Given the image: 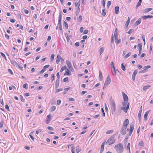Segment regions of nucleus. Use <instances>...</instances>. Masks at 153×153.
<instances>
[{
    "label": "nucleus",
    "instance_id": "obj_53",
    "mask_svg": "<svg viewBox=\"0 0 153 153\" xmlns=\"http://www.w3.org/2000/svg\"><path fill=\"white\" fill-rule=\"evenodd\" d=\"M129 23H130V22H129L128 21H127L126 22L125 26L126 28L128 27V25L129 24Z\"/></svg>",
    "mask_w": 153,
    "mask_h": 153
},
{
    "label": "nucleus",
    "instance_id": "obj_29",
    "mask_svg": "<svg viewBox=\"0 0 153 153\" xmlns=\"http://www.w3.org/2000/svg\"><path fill=\"white\" fill-rule=\"evenodd\" d=\"M77 21L79 22H81L82 21V16L81 15H80L77 18Z\"/></svg>",
    "mask_w": 153,
    "mask_h": 153
},
{
    "label": "nucleus",
    "instance_id": "obj_52",
    "mask_svg": "<svg viewBox=\"0 0 153 153\" xmlns=\"http://www.w3.org/2000/svg\"><path fill=\"white\" fill-rule=\"evenodd\" d=\"M101 111L102 113V116H103V117H104L105 116V113L104 112V110L103 108H101Z\"/></svg>",
    "mask_w": 153,
    "mask_h": 153
},
{
    "label": "nucleus",
    "instance_id": "obj_3",
    "mask_svg": "<svg viewBox=\"0 0 153 153\" xmlns=\"http://www.w3.org/2000/svg\"><path fill=\"white\" fill-rule=\"evenodd\" d=\"M118 30L117 28H116L115 29L114 36L115 38V42L116 44H118L120 43L121 42V40L120 39H118Z\"/></svg>",
    "mask_w": 153,
    "mask_h": 153
},
{
    "label": "nucleus",
    "instance_id": "obj_61",
    "mask_svg": "<svg viewBox=\"0 0 153 153\" xmlns=\"http://www.w3.org/2000/svg\"><path fill=\"white\" fill-rule=\"evenodd\" d=\"M47 128L48 130H53V128L51 126H48Z\"/></svg>",
    "mask_w": 153,
    "mask_h": 153
},
{
    "label": "nucleus",
    "instance_id": "obj_42",
    "mask_svg": "<svg viewBox=\"0 0 153 153\" xmlns=\"http://www.w3.org/2000/svg\"><path fill=\"white\" fill-rule=\"evenodd\" d=\"M142 110H141V111H139V113H138V117L139 118V120H140V119L141 117V113L142 112Z\"/></svg>",
    "mask_w": 153,
    "mask_h": 153
},
{
    "label": "nucleus",
    "instance_id": "obj_34",
    "mask_svg": "<svg viewBox=\"0 0 153 153\" xmlns=\"http://www.w3.org/2000/svg\"><path fill=\"white\" fill-rule=\"evenodd\" d=\"M152 10V8H149L146 9L145 10V12L146 13H147Z\"/></svg>",
    "mask_w": 153,
    "mask_h": 153
},
{
    "label": "nucleus",
    "instance_id": "obj_31",
    "mask_svg": "<svg viewBox=\"0 0 153 153\" xmlns=\"http://www.w3.org/2000/svg\"><path fill=\"white\" fill-rule=\"evenodd\" d=\"M81 151V150L79 148V146H77L76 148V152L77 153H79V152Z\"/></svg>",
    "mask_w": 153,
    "mask_h": 153
},
{
    "label": "nucleus",
    "instance_id": "obj_63",
    "mask_svg": "<svg viewBox=\"0 0 153 153\" xmlns=\"http://www.w3.org/2000/svg\"><path fill=\"white\" fill-rule=\"evenodd\" d=\"M83 27H81L80 28V33H82L83 32Z\"/></svg>",
    "mask_w": 153,
    "mask_h": 153
},
{
    "label": "nucleus",
    "instance_id": "obj_5",
    "mask_svg": "<svg viewBox=\"0 0 153 153\" xmlns=\"http://www.w3.org/2000/svg\"><path fill=\"white\" fill-rule=\"evenodd\" d=\"M111 81L110 76L108 75L107 78L105 80V82L104 84V87H105L107 86L111 83Z\"/></svg>",
    "mask_w": 153,
    "mask_h": 153
},
{
    "label": "nucleus",
    "instance_id": "obj_58",
    "mask_svg": "<svg viewBox=\"0 0 153 153\" xmlns=\"http://www.w3.org/2000/svg\"><path fill=\"white\" fill-rule=\"evenodd\" d=\"M5 108L8 111H10V109L9 108V107L8 105H5Z\"/></svg>",
    "mask_w": 153,
    "mask_h": 153
},
{
    "label": "nucleus",
    "instance_id": "obj_6",
    "mask_svg": "<svg viewBox=\"0 0 153 153\" xmlns=\"http://www.w3.org/2000/svg\"><path fill=\"white\" fill-rule=\"evenodd\" d=\"M60 61H61L62 62H63L64 61V59L62 58L59 54L58 55L57 57L56 62V64H58Z\"/></svg>",
    "mask_w": 153,
    "mask_h": 153
},
{
    "label": "nucleus",
    "instance_id": "obj_10",
    "mask_svg": "<svg viewBox=\"0 0 153 153\" xmlns=\"http://www.w3.org/2000/svg\"><path fill=\"white\" fill-rule=\"evenodd\" d=\"M51 114H50L48 115L47 117V118L45 120V122L46 124H48L51 120Z\"/></svg>",
    "mask_w": 153,
    "mask_h": 153
},
{
    "label": "nucleus",
    "instance_id": "obj_50",
    "mask_svg": "<svg viewBox=\"0 0 153 153\" xmlns=\"http://www.w3.org/2000/svg\"><path fill=\"white\" fill-rule=\"evenodd\" d=\"M131 54V52H129L128 53H127V54H126L125 56V57L126 58H128V57L129 56H130V55Z\"/></svg>",
    "mask_w": 153,
    "mask_h": 153
},
{
    "label": "nucleus",
    "instance_id": "obj_21",
    "mask_svg": "<svg viewBox=\"0 0 153 153\" xmlns=\"http://www.w3.org/2000/svg\"><path fill=\"white\" fill-rule=\"evenodd\" d=\"M115 13L117 14L119 13V7L118 6H116L115 7Z\"/></svg>",
    "mask_w": 153,
    "mask_h": 153
},
{
    "label": "nucleus",
    "instance_id": "obj_64",
    "mask_svg": "<svg viewBox=\"0 0 153 153\" xmlns=\"http://www.w3.org/2000/svg\"><path fill=\"white\" fill-rule=\"evenodd\" d=\"M5 38L7 39H9V36L7 35V34H5Z\"/></svg>",
    "mask_w": 153,
    "mask_h": 153
},
{
    "label": "nucleus",
    "instance_id": "obj_2",
    "mask_svg": "<svg viewBox=\"0 0 153 153\" xmlns=\"http://www.w3.org/2000/svg\"><path fill=\"white\" fill-rule=\"evenodd\" d=\"M129 103L128 102H123V107L121 108L126 113L127 112L128 110L129 109Z\"/></svg>",
    "mask_w": 153,
    "mask_h": 153
},
{
    "label": "nucleus",
    "instance_id": "obj_28",
    "mask_svg": "<svg viewBox=\"0 0 153 153\" xmlns=\"http://www.w3.org/2000/svg\"><path fill=\"white\" fill-rule=\"evenodd\" d=\"M113 131H114V130L113 129L109 130L108 131L106 132V134H112L113 133Z\"/></svg>",
    "mask_w": 153,
    "mask_h": 153
},
{
    "label": "nucleus",
    "instance_id": "obj_13",
    "mask_svg": "<svg viewBox=\"0 0 153 153\" xmlns=\"http://www.w3.org/2000/svg\"><path fill=\"white\" fill-rule=\"evenodd\" d=\"M105 143V141H104L103 143H102V144L101 149L100 151V153H102L103 152L104 149V145Z\"/></svg>",
    "mask_w": 153,
    "mask_h": 153
},
{
    "label": "nucleus",
    "instance_id": "obj_59",
    "mask_svg": "<svg viewBox=\"0 0 153 153\" xmlns=\"http://www.w3.org/2000/svg\"><path fill=\"white\" fill-rule=\"evenodd\" d=\"M4 124V123L3 121H1L0 123V128H1L2 127Z\"/></svg>",
    "mask_w": 153,
    "mask_h": 153
},
{
    "label": "nucleus",
    "instance_id": "obj_48",
    "mask_svg": "<svg viewBox=\"0 0 153 153\" xmlns=\"http://www.w3.org/2000/svg\"><path fill=\"white\" fill-rule=\"evenodd\" d=\"M79 12H80V8H77V10L75 13L76 15V16L79 13Z\"/></svg>",
    "mask_w": 153,
    "mask_h": 153
},
{
    "label": "nucleus",
    "instance_id": "obj_4",
    "mask_svg": "<svg viewBox=\"0 0 153 153\" xmlns=\"http://www.w3.org/2000/svg\"><path fill=\"white\" fill-rule=\"evenodd\" d=\"M115 141V139L114 137L113 136L111 137L105 143L106 144L108 145H111L114 144Z\"/></svg>",
    "mask_w": 153,
    "mask_h": 153
},
{
    "label": "nucleus",
    "instance_id": "obj_35",
    "mask_svg": "<svg viewBox=\"0 0 153 153\" xmlns=\"http://www.w3.org/2000/svg\"><path fill=\"white\" fill-rule=\"evenodd\" d=\"M75 5L76 7H78V8H80V4L79 3V1L78 2H75Z\"/></svg>",
    "mask_w": 153,
    "mask_h": 153
},
{
    "label": "nucleus",
    "instance_id": "obj_60",
    "mask_svg": "<svg viewBox=\"0 0 153 153\" xmlns=\"http://www.w3.org/2000/svg\"><path fill=\"white\" fill-rule=\"evenodd\" d=\"M21 99L22 102H24L25 101V99L23 97L22 95H21Z\"/></svg>",
    "mask_w": 153,
    "mask_h": 153
},
{
    "label": "nucleus",
    "instance_id": "obj_25",
    "mask_svg": "<svg viewBox=\"0 0 153 153\" xmlns=\"http://www.w3.org/2000/svg\"><path fill=\"white\" fill-rule=\"evenodd\" d=\"M66 68H67V67L65 65L62 67L60 69V72H62L64 70H66Z\"/></svg>",
    "mask_w": 153,
    "mask_h": 153
},
{
    "label": "nucleus",
    "instance_id": "obj_20",
    "mask_svg": "<svg viewBox=\"0 0 153 153\" xmlns=\"http://www.w3.org/2000/svg\"><path fill=\"white\" fill-rule=\"evenodd\" d=\"M111 71L113 75L115 76L116 75V72L115 68H111Z\"/></svg>",
    "mask_w": 153,
    "mask_h": 153
},
{
    "label": "nucleus",
    "instance_id": "obj_27",
    "mask_svg": "<svg viewBox=\"0 0 153 153\" xmlns=\"http://www.w3.org/2000/svg\"><path fill=\"white\" fill-rule=\"evenodd\" d=\"M76 149V147L75 146H72L71 147V151L72 153H75V151Z\"/></svg>",
    "mask_w": 153,
    "mask_h": 153
},
{
    "label": "nucleus",
    "instance_id": "obj_30",
    "mask_svg": "<svg viewBox=\"0 0 153 153\" xmlns=\"http://www.w3.org/2000/svg\"><path fill=\"white\" fill-rule=\"evenodd\" d=\"M106 15L105 10V9H103L102 12V15L105 16Z\"/></svg>",
    "mask_w": 153,
    "mask_h": 153
},
{
    "label": "nucleus",
    "instance_id": "obj_19",
    "mask_svg": "<svg viewBox=\"0 0 153 153\" xmlns=\"http://www.w3.org/2000/svg\"><path fill=\"white\" fill-rule=\"evenodd\" d=\"M71 74V72H70L68 69H67L66 70L64 74V75L70 76Z\"/></svg>",
    "mask_w": 153,
    "mask_h": 153
},
{
    "label": "nucleus",
    "instance_id": "obj_45",
    "mask_svg": "<svg viewBox=\"0 0 153 153\" xmlns=\"http://www.w3.org/2000/svg\"><path fill=\"white\" fill-rule=\"evenodd\" d=\"M111 68H115L114 65V63L113 62H112L111 63Z\"/></svg>",
    "mask_w": 153,
    "mask_h": 153
},
{
    "label": "nucleus",
    "instance_id": "obj_7",
    "mask_svg": "<svg viewBox=\"0 0 153 153\" xmlns=\"http://www.w3.org/2000/svg\"><path fill=\"white\" fill-rule=\"evenodd\" d=\"M111 109L113 112H114L116 111V105L114 102H112L111 105Z\"/></svg>",
    "mask_w": 153,
    "mask_h": 153
},
{
    "label": "nucleus",
    "instance_id": "obj_55",
    "mask_svg": "<svg viewBox=\"0 0 153 153\" xmlns=\"http://www.w3.org/2000/svg\"><path fill=\"white\" fill-rule=\"evenodd\" d=\"M58 25H59V27L60 29V30H62V24H61V23H59L58 24Z\"/></svg>",
    "mask_w": 153,
    "mask_h": 153
},
{
    "label": "nucleus",
    "instance_id": "obj_51",
    "mask_svg": "<svg viewBox=\"0 0 153 153\" xmlns=\"http://www.w3.org/2000/svg\"><path fill=\"white\" fill-rule=\"evenodd\" d=\"M68 77H66L65 78L63 79V81L64 82H65L68 81Z\"/></svg>",
    "mask_w": 153,
    "mask_h": 153
},
{
    "label": "nucleus",
    "instance_id": "obj_54",
    "mask_svg": "<svg viewBox=\"0 0 153 153\" xmlns=\"http://www.w3.org/2000/svg\"><path fill=\"white\" fill-rule=\"evenodd\" d=\"M49 67V65H46L43 67V69L45 71V70H46V69L47 68H48V67Z\"/></svg>",
    "mask_w": 153,
    "mask_h": 153
},
{
    "label": "nucleus",
    "instance_id": "obj_41",
    "mask_svg": "<svg viewBox=\"0 0 153 153\" xmlns=\"http://www.w3.org/2000/svg\"><path fill=\"white\" fill-rule=\"evenodd\" d=\"M51 78L52 82H53L54 79V75L53 74H52L51 75Z\"/></svg>",
    "mask_w": 153,
    "mask_h": 153
},
{
    "label": "nucleus",
    "instance_id": "obj_18",
    "mask_svg": "<svg viewBox=\"0 0 153 153\" xmlns=\"http://www.w3.org/2000/svg\"><path fill=\"white\" fill-rule=\"evenodd\" d=\"M66 63L68 67L70 69H71V68H72L71 63L69 60H66Z\"/></svg>",
    "mask_w": 153,
    "mask_h": 153
},
{
    "label": "nucleus",
    "instance_id": "obj_56",
    "mask_svg": "<svg viewBox=\"0 0 153 153\" xmlns=\"http://www.w3.org/2000/svg\"><path fill=\"white\" fill-rule=\"evenodd\" d=\"M114 41V35L113 34H112L111 37V43H113Z\"/></svg>",
    "mask_w": 153,
    "mask_h": 153
},
{
    "label": "nucleus",
    "instance_id": "obj_8",
    "mask_svg": "<svg viewBox=\"0 0 153 153\" xmlns=\"http://www.w3.org/2000/svg\"><path fill=\"white\" fill-rule=\"evenodd\" d=\"M134 129V126L133 124H131L130 126L129 130L128 133L129 135L131 136Z\"/></svg>",
    "mask_w": 153,
    "mask_h": 153
},
{
    "label": "nucleus",
    "instance_id": "obj_11",
    "mask_svg": "<svg viewBox=\"0 0 153 153\" xmlns=\"http://www.w3.org/2000/svg\"><path fill=\"white\" fill-rule=\"evenodd\" d=\"M124 102H128V97L127 95L123 92H122Z\"/></svg>",
    "mask_w": 153,
    "mask_h": 153
},
{
    "label": "nucleus",
    "instance_id": "obj_46",
    "mask_svg": "<svg viewBox=\"0 0 153 153\" xmlns=\"http://www.w3.org/2000/svg\"><path fill=\"white\" fill-rule=\"evenodd\" d=\"M121 67L122 69L124 71H125L126 70V68L123 65V63L121 65Z\"/></svg>",
    "mask_w": 153,
    "mask_h": 153
},
{
    "label": "nucleus",
    "instance_id": "obj_24",
    "mask_svg": "<svg viewBox=\"0 0 153 153\" xmlns=\"http://www.w3.org/2000/svg\"><path fill=\"white\" fill-rule=\"evenodd\" d=\"M104 49L105 47H102L100 48L99 51L100 55L101 54L104 52Z\"/></svg>",
    "mask_w": 153,
    "mask_h": 153
},
{
    "label": "nucleus",
    "instance_id": "obj_62",
    "mask_svg": "<svg viewBox=\"0 0 153 153\" xmlns=\"http://www.w3.org/2000/svg\"><path fill=\"white\" fill-rule=\"evenodd\" d=\"M88 30L87 29H86V30H85L83 31V33H84V34H86L88 33Z\"/></svg>",
    "mask_w": 153,
    "mask_h": 153
},
{
    "label": "nucleus",
    "instance_id": "obj_17",
    "mask_svg": "<svg viewBox=\"0 0 153 153\" xmlns=\"http://www.w3.org/2000/svg\"><path fill=\"white\" fill-rule=\"evenodd\" d=\"M150 111H151V110H149V111H147L146 112L145 114H144V120H147L148 115Z\"/></svg>",
    "mask_w": 153,
    "mask_h": 153
},
{
    "label": "nucleus",
    "instance_id": "obj_44",
    "mask_svg": "<svg viewBox=\"0 0 153 153\" xmlns=\"http://www.w3.org/2000/svg\"><path fill=\"white\" fill-rule=\"evenodd\" d=\"M134 31V29H130L127 33L128 34H131Z\"/></svg>",
    "mask_w": 153,
    "mask_h": 153
},
{
    "label": "nucleus",
    "instance_id": "obj_36",
    "mask_svg": "<svg viewBox=\"0 0 153 153\" xmlns=\"http://www.w3.org/2000/svg\"><path fill=\"white\" fill-rule=\"evenodd\" d=\"M138 50H142V45L141 44L139 43L138 44Z\"/></svg>",
    "mask_w": 153,
    "mask_h": 153
},
{
    "label": "nucleus",
    "instance_id": "obj_15",
    "mask_svg": "<svg viewBox=\"0 0 153 153\" xmlns=\"http://www.w3.org/2000/svg\"><path fill=\"white\" fill-rule=\"evenodd\" d=\"M59 84V80L57 79L56 80L55 84V87L56 89L57 88Z\"/></svg>",
    "mask_w": 153,
    "mask_h": 153
},
{
    "label": "nucleus",
    "instance_id": "obj_22",
    "mask_svg": "<svg viewBox=\"0 0 153 153\" xmlns=\"http://www.w3.org/2000/svg\"><path fill=\"white\" fill-rule=\"evenodd\" d=\"M99 79L100 81H101L103 79V77L102 73L100 71H99Z\"/></svg>",
    "mask_w": 153,
    "mask_h": 153
},
{
    "label": "nucleus",
    "instance_id": "obj_12",
    "mask_svg": "<svg viewBox=\"0 0 153 153\" xmlns=\"http://www.w3.org/2000/svg\"><path fill=\"white\" fill-rule=\"evenodd\" d=\"M127 128L122 127L121 128L120 133L121 134L125 135L126 133V130Z\"/></svg>",
    "mask_w": 153,
    "mask_h": 153
},
{
    "label": "nucleus",
    "instance_id": "obj_23",
    "mask_svg": "<svg viewBox=\"0 0 153 153\" xmlns=\"http://www.w3.org/2000/svg\"><path fill=\"white\" fill-rule=\"evenodd\" d=\"M141 21V18H139L138 19V20L136 22H135V25H139Z\"/></svg>",
    "mask_w": 153,
    "mask_h": 153
},
{
    "label": "nucleus",
    "instance_id": "obj_16",
    "mask_svg": "<svg viewBox=\"0 0 153 153\" xmlns=\"http://www.w3.org/2000/svg\"><path fill=\"white\" fill-rule=\"evenodd\" d=\"M153 18V16L152 15L144 16H142V18L143 19H146L148 18Z\"/></svg>",
    "mask_w": 153,
    "mask_h": 153
},
{
    "label": "nucleus",
    "instance_id": "obj_14",
    "mask_svg": "<svg viewBox=\"0 0 153 153\" xmlns=\"http://www.w3.org/2000/svg\"><path fill=\"white\" fill-rule=\"evenodd\" d=\"M138 72V70L137 69H136L134 70L132 74V79L134 81L135 79V76L137 74Z\"/></svg>",
    "mask_w": 153,
    "mask_h": 153
},
{
    "label": "nucleus",
    "instance_id": "obj_47",
    "mask_svg": "<svg viewBox=\"0 0 153 153\" xmlns=\"http://www.w3.org/2000/svg\"><path fill=\"white\" fill-rule=\"evenodd\" d=\"M42 130V129H40L36 131V133L38 134L39 133L41 132Z\"/></svg>",
    "mask_w": 153,
    "mask_h": 153
},
{
    "label": "nucleus",
    "instance_id": "obj_33",
    "mask_svg": "<svg viewBox=\"0 0 153 153\" xmlns=\"http://www.w3.org/2000/svg\"><path fill=\"white\" fill-rule=\"evenodd\" d=\"M63 25L64 26H65V27L66 29H67L68 28V25L66 22L64 21Z\"/></svg>",
    "mask_w": 153,
    "mask_h": 153
},
{
    "label": "nucleus",
    "instance_id": "obj_26",
    "mask_svg": "<svg viewBox=\"0 0 153 153\" xmlns=\"http://www.w3.org/2000/svg\"><path fill=\"white\" fill-rule=\"evenodd\" d=\"M150 68L151 66L150 65H148L144 67L143 68L144 69L143 70V72L145 71L146 70Z\"/></svg>",
    "mask_w": 153,
    "mask_h": 153
},
{
    "label": "nucleus",
    "instance_id": "obj_32",
    "mask_svg": "<svg viewBox=\"0 0 153 153\" xmlns=\"http://www.w3.org/2000/svg\"><path fill=\"white\" fill-rule=\"evenodd\" d=\"M151 86H145L143 87V90L144 91L146 90L147 89H149Z\"/></svg>",
    "mask_w": 153,
    "mask_h": 153
},
{
    "label": "nucleus",
    "instance_id": "obj_43",
    "mask_svg": "<svg viewBox=\"0 0 153 153\" xmlns=\"http://www.w3.org/2000/svg\"><path fill=\"white\" fill-rule=\"evenodd\" d=\"M63 90L62 88H58V89H56V92H59L62 91Z\"/></svg>",
    "mask_w": 153,
    "mask_h": 153
},
{
    "label": "nucleus",
    "instance_id": "obj_1",
    "mask_svg": "<svg viewBox=\"0 0 153 153\" xmlns=\"http://www.w3.org/2000/svg\"><path fill=\"white\" fill-rule=\"evenodd\" d=\"M114 149L118 153H122L124 150V148L122 143H119L115 145L114 147Z\"/></svg>",
    "mask_w": 153,
    "mask_h": 153
},
{
    "label": "nucleus",
    "instance_id": "obj_57",
    "mask_svg": "<svg viewBox=\"0 0 153 153\" xmlns=\"http://www.w3.org/2000/svg\"><path fill=\"white\" fill-rule=\"evenodd\" d=\"M127 148L128 149L129 152H130V143H128L127 145Z\"/></svg>",
    "mask_w": 153,
    "mask_h": 153
},
{
    "label": "nucleus",
    "instance_id": "obj_40",
    "mask_svg": "<svg viewBox=\"0 0 153 153\" xmlns=\"http://www.w3.org/2000/svg\"><path fill=\"white\" fill-rule=\"evenodd\" d=\"M55 55L54 54H51V61H52L54 59Z\"/></svg>",
    "mask_w": 153,
    "mask_h": 153
},
{
    "label": "nucleus",
    "instance_id": "obj_38",
    "mask_svg": "<svg viewBox=\"0 0 153 153\" xmlns=\"http://www.w3.org/2000/svg\"><path fill=\"white\" fill-rule=\"evenodd\" d=\"M23 87L26 89H28V84L27 83L24 84L23 85Z\"/></svg>",
    "mask_w": 153,
    "mask_h": 153
},
{
    "label": "nucleus",
    "instance_id": "obj_9",
    "mask_svg": "<svg viewBox=\"0 0 153 153\" xmlns=\"http://www.w3.org/2000/svg\"><path fill=\"white\" fill-rule=\"evenodd\" d=\"M129 123V121L128 119H126L123 122V127L127 128Z\"/></svg>",
    "mask_w": 153,
    "mask_h": 153
},
{
    "label": "nucleus",
    "instance_id": "obj_49",
    "mask_svg": "<svg viewBox=\"0 0 153 153\" xmlns=\"http://www.w3.org/2000/svg\"><path fill=\"white\" fill-rule=\"evenodd\" d=\"M105 2H106V0H102V5L103 6L104 8H105Z\"/></svg>",
    "mask_w": 153,
    "mask_h": 153
},
{
    "label": "nucleus",
    "instance_id": "obj_37",
    "mask_svg": "<svg viewBox=\"0 0 153 153\" xmlns=\"http://www.w3.org/2000/svg\"><path fill=\"white\" fill-rule=\"evenodd\" d=\"M51 111H54L56 109V107L55 106H53L51 107Z\"/></svg>",
    "mask_w": 153,
    "mask_h": 153
},
{
    "label": "nucleus",
    "instance_id": "obj_39",
    "mask_svg": "<svg viewBox=\"0 0 153 153\" xmlns=\"http://www.w3.org/2000/svg\"><path fill=\"white\" fill-rule=\"evenodd\" d=\"M111 2L110 1H108L107 3V6L108 8L111 5Z\"/></svg>",
    "mask_w": 153,
    "mask_h": 153
}]
</instances>
